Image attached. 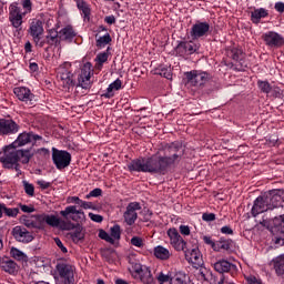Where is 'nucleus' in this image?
Segmentation results:
<instances>
[{
	"label": "nucleus",
	"instance_id": "nucleus-1",
	"mask_svg": "<svg viewBox=\"0 0 284 284\" xmlns=\"http://www.w3.org/2000/svg\"><path fill=\"white\" fill-rule=\"evenodd\" d=\"M164 148L171 155L155 153L149 158L134 159L128 164L129 172H143L144 174H160L164 176L172 165L181 162L183 154H185V146H183V142L174 141Z\"/></svg>",
	"mask_w": 284,
	"mask_h": 284
},
{
	"label": "nucleus",
	"instance_id": "nucleus-2",
	"mask_svg": "<svg viewBox=\"0 0 284 284\" xmlns=\"http://www.w3.org/2000/svg\"><path fill=\"white\" fill-rule=\"evenodd\" d=\"M33 156L32 149H19V146L11 143L4 146L2 153H0V163L7 170H12L18 163L23 165L30 163V159Z\"/></svg>",
	"mask_w": 284,
	"mask_h": 284
},
{
	"label": "nucleus",
	"instance_id": "nucleus-3",
	"mask_svg": "<svg viewBox=\"0 0 284 284\" xmlns=\"http://www.w3.org/2000/svg\"><path fill=\"white\" fill-rule=\"evenodd\" d=\"M21 6L23 12L21 11V7H19V2H12L9 6V21L16 30H21V27L23 26V17L32 12V0H21Z\"/></svg>",
	"mask_w": 284,
	"mask_h": 284
},
{
	"label": "nucleus",
	"instance_id": "nucleus-4",
	"mask_svg": "<svg viewBox=\"0 0 284 284\" xmlns=\"http://www.w3.org/2000/svg\"><path fill=\"white\" fill-rule=\"evenodd\" d=\"M281 195H270V196H257L251 209L252 216L256 217L267 210H274L281 206Z\"/></svg>",
	"mask_w": 284,
	"mask_h": 284
},
{
	"label": "nucleus",
	"instance_id": "nucleus-5",
	"mask_svg": "<svg viewBox=\"0 0 284 284\" xmlns=\"http://www.w3.org/2000/svg\"><path fill=\"white\" fill-rule=\"evenodd\" d=\"M57 79L61 81L63 88L70 90L74 88V73H72V63L64 62L57 69Z\"/></svg>",
	"mask_w": 284,
	"mask_h": 284
},
{
	"label": "nucleus",
	"instance_id": "nucleus-6",
	"mask_svg": "<svg viewBox=\"0 0 284 284\" xmlns=\"http://www.w3.org/2000/svg\"><path fill=\"white\" fill-rule=\"evenodd\" d=\"M43 21L33 19L30 22L28 34H30L37 48H43V45H45V40H43Z\"/></svg>",
	"mask_w": 284,
	"mask_h": 284
},
{
	"label": "nucleus",
	"instance_id": "nucleus-7",
	"mask_svg": "<svg viewBox=\"0 0 284 284\" xmlns=\"http://www.w3.org/2000/svg\"><path fill=\"white\" fill-rule=\"evenodd\" d=\"M201 49V44L190 40V41H178L176 47L174 48L175 57H182V59H186V57H192V54H196Z\"/></svg>",
	"mask_w": 284,
	"mask_h": 284
},
{
	"label": "nucleus",
	"instance_id": "nucleus-8",
	"mask_svg": "<svg viewBox=\"0 0 284 284\" xmlns=\"http://www.w3.org/2000/svg\"><path fill=\"white\" fill-rule=\"evenodd\" d=\"M52 161L57 170H65L72 163V154L68 151L52 148Z\"/></svg>",
	"mask_w": 284,
	"mask_h": 284
},
{
	"label": "nucleus",
	"instance_id": "nucleus-9",
	"mask_svg": "<svg viewBox=\"0 0 284 284\" xmlns=\"http://www.w3.org/2000/svg\"><path fill=\"white\" fill-rule=\"evenodd\" d=\"M210 34V22L197 20L190 29V37L193 41L205 39Z\"/></svg>",
	"mask_w": 284,
	"mask_h": 284
},
{
	"label": "nucleus",
	"instance_id": "nucleus-10",
	"mask_svg": "<svg viewBox=\"0 0 284 284\" xmlns=\"http://www.w3.org/2000/svg\"><path fill=\"white\" fill-rule=\"evenodd\" d=\"M92 63L85 62L81 69V73L78 77V85L82 90H90L92 88Z\"/></svg>",
	"mask_w": 284,
	"mask_h": 284
},
{
	"label": "nucleus",
	"instance_id": "nucleus-11",
	"mask_svg": "<svg viewBox=\"0 0 284 284\" xmlns=\"http://www.w3.org/2000/svg\"><path fill=\"white\" fill-rule=\"evenodd\" d=\"M60 216L63 219H70L74 223H85V212L78 210L77 205H69L64 210L60 211Z\"/></svg>",
	"mask_w": 284,
	"mask_h": 284
},
{
	"label": "nucleus",
	"instance_id": "nucleus-12",
	"mask_svg": "<svg viewBox=\"0 0 284 284\" xmlns=\"http://www.w3.org/2000/svg\"><path fill=\"white\" fill-rule=\"evenodd\" d=\"M166 234L170 239V245L175 252H185L187 250V242L183 240V236H181L176 229H169Z\"/></svg>",
	"mask_w": 284,
	"mask_h": 284
},
{
	"label": "nucleus",
	"instance_id": "nucleus-13",
	"mask_svg": "<svg viewBox=\"0 0 284 284\" xmlns=\"http://www.w3.org/2000/svg\"><path fill=\"white\" fill-rule=\"evenodd\" d=\"M55 270L62 284H74V268L70 264L58 263Z\"/></svg>",
	"mask_w": 284,
	"mask_h": 284
},
{
	"label": "nucleus",
	"instance_id": "nucleus-14",
	"mask_svg": "<svg viewBox=\"0 0 284 284\" xmlns=\"http://www.w3.org/2000/svg\"><path fill=\"white\" fill-rule=\"evenodd\" d=\"M141 203L139 202H131L126 205V209L123 213L124 223L129 226L134 225L136 223V220L139 219V211H141Z\"/></svg>",
	"mask_w": 284,
	"mask_h": 284
},
{
	"label": "nucleus",
	"instance_id": "nucleus-15",
	"mask_svg": "<svg viewBox=\"0 0 284 284\" xmlns=\"http://www.w3.org/2000/svg\"><path fill=\"white\" fill-rule=\"evenodd\" d=\"M37 141H43V136L36 134L32 131L29 132H22L18 135V138L12 142L13 145H16L17 148H23V145H28L30 143H32V145H34V143H37Z\"/></svg>",
	"mask_w": 284,
	"mask_h": 284
},
{
	"label": "nucleus",
	"instance_id": "nucleus-16",
	"mask_svg": "<svg viewBox=\"0 0 284 284\" xmlns=\"http://www.w3.org/2000/svg\"><path fill=\"white\" fill-rule=\"evenodd\" d=\"M185 77L186 83L193 87L205 85V83H207V79H210L207 72L196 70L186 72Z\"/></svg>",
	"mask_w": 284,
	"mask_h": 284
},
{
	"label": "nucleus",
	"instance_id": "nucleus-17",
	"mask_svg": "<svg viewBox=\"0 0 284 284\" xmlns=\"http://www.w3.org/2000/svg\"><path fill=\"white\" fill-rule=\"evenodd\" d=\"M13 94L19 101H22V103H26L27 105L37 103V97L28 87H16L13 89Z\"/></svg>",
	"mask_w": 284,
	"mask_h": 284
},
{
	"label": "nucleus",
	"instance_id": "nucleus-18",
	"mask_svg": "<svg viewBox=\"0 0 284 284\" xmlns=\"http://www.w3.org/2000/svg\"><path fill=\"white\" fill-rule=\"evenodd\" d=\"M262 39L267 48H283L284 37L276 31H267L262 36Z\"/></svg>",
	"mask_w": 284,
	"mask_h": 284
},
{
	"label": "nucleus",
	"instance_id": "nucleus-19",
	"mask_svg": "<svg viewBox=\"0 0 284 284\" xmlns=\"http://www.w3.org/2000/svg\"><path fill=\"white\" fill-rule=\"evenodd\" d=\"M21 130L19 123L12 119L0 118V136H10Z\"/></svg>",
	"mask_w": 284,
	"mask_h": 284
},
{
	"label": "nucleus",
	"instance_id": "nucleus-20",
	"mask_svg": "<svg viewBox=\"0 0 284 284\" xmlns=\"http://www.w3.org/2000/svg\"><path fill=\"white\" fill-rule=\"evenodd\" d=\"M185 258L191 265L199 270L203 265V255L201 254V251L199 247L192 248V250H185L184 251Z\"/></svg>",
	"mask_w": 284,
	"mask_h": 284
},
{
	"label": "nucleus",
	"instance_id": "nucleus-21",
	"mask_svg": "<svg viewBox=\"0 0 284 284\" xmlns=\"http://www.w3.org/2000/svg\"><path fill=\"white\" fill-rule=\"evenodd\" d=\"M227 57H230L231 59H233V61L236 62L235 70H237V72L245 71V68H247V64H245V61L241 59V57H243V51L241 49L232 48L227 50Z\"/></svg>",
	"mask_w": 284,
	"mask_h": 284
},
{
	"label": "nucleus",
	"instance_id": "nucleus-22",
	"mask_svg": "<svg viewBox=\"0 0 284 284\" xmlns=\"http://www.w3.org/2000/svg\"><path fill=\"white\" fill-rule=\"evenodd\" d=\"M12 236L19 243H32L34 241V236L32 233L26 230V227L16 226L12 229Z\"/></svg>",
	"mask_w": 284,
	"mask_h": 284
},
{
	"label": "nucleus",
	"instance_id": "nucleus-23",
	"mask_svg": "<svg viewBox=\"0 0 284 284\" xmlns=\"http://www.w3.org/2000/svg\"><path fill=\"white\" fill-rule=\"evenodd\" d=\"M0 270L14 276V274L19 272V264H17V262H14V260L10 258L9 256H3L0 257Z\"/></svg>",
	"mask_w": 284,
	"mask_h": 284
},
{
	"label": "nucleus",
	"instance_id": "nucleus-24",
	"mask_svg": "<svg viewBox=\"0 0 284 284\" xmlns=\"http://www.w3.org/2000/svg\"><path fill=\"white\" fill-rule=\"evenodd\" d=\"M22 221L26 227H30L32 230H43L44 227L42 214L33 215L31 217L26 216Z\"/></svg>",
	"mask_w": 284,
	"mask_h": 284
},
{
	"label": "nucleus",
	"instance_id": "nucleus-25",
	"mask_svg": "<svg viewBox=\"0 0 284 284\" xmlns=\"http://www.w3.org/2000/svg\"><path fill=\"white\" fill-rule=\"evenodd\" d=\"M78 10L81 12L83 21H90V16L92 14V9L85 0H74Z\"/></svg>",
	"mask_w": 284,
	"mask_h": 284
},
{
	"label": "nucleus",
	"instance_id": "nucleus-26",
	"mask_svg": "<svg viewBox=\"0 0 284 284\" xmlns=\"http://www.w3.org/2000/svg\"><path fill=\"white\" fill-rule=\"evenodd\" d=\"M153 256L159 258V261H170L172 253L169 248H165L163 245H158L153 248Z\"/></svg>",
	"mask_w": 284,
	"mask_h": 284
},
{
	"label": "nucleus",
	"instance_id": "nucleus-27",
	"mask_svg": "<svg viewBox=\"0 0 284 284\" xmlns=\"http://www.w3.org/2000/svg\"><path fill=\"white\" fill-rule=\"evenodd\" d=\"M268 16H270V11H267V9L257 8L251 12V21L252 23H255V26H258V23H261V19H265Z\"/></svg>",
	"mask_w": 284,
	"mask_h": 284
},
{
	"label": "nucleus",
	"instance_id": "nucleus-28",
	"mask_svg": "<svg viewBox=\"0 0 284 284\" xmlns=\"http://www.w3.org/2000/svg\"><path fill=\"white\" fill-rule=\"evenodd\" d=\"M232 267H234V264L226 260H220L214 263V270L219 272V274H227Z\"/></svg>",
	"mask_w": 284,
	"mask_h": 284
},
{
	"label": "nucleus",
	"instance_id": "nucleus-29",
	"mask_svg": "<svg viewBox=\"0 0 284 284\" xmlns=\"http://www.w3.org/2000/svg\"><path fill=\"white\" fill-rule=\"evenodd\" d=\"M74 37H77V32H74L72 26H67L59 31V39H61V41H72Z\"/></svg>",
	"mask_w": 284,
	"mask_h": 284
},
{
	"label": "nucleus",
	"instance_id": "nucleus-30",
	"mask_svg": "<svg viewBox=\"0 0 284 284\" xmlns=\"http://www.w3.org/2000/svg\"><path fill=\"white\" fill-rule=\"evenodd\" d=\"M136 278H140V281L144 284L152 283V271H150V267L142 266V270L138 273Z\"/></svg>",
	"mask_w": 284,
	"mask_h": 284
},
{
	"label": "nucleus",
	"instance_id": "nucleus-31",
	"mask_svg": "<svg viewBox=\"0 0 284 284\" xmlns=\"http://www.w3.org/2000/svg\"><path fill=\"white\" fill-rule=\"evenodd\" d=\"M43 225H50L51 227H59L61 225V220L57 215L42 214Z\"/></svg>",
	"mask_w": 284,
	"mask_h": 284
},
{
	"label": "nucleus",
	"instance_id": "nucleus-32",
	"mask_svg": "<svg viewBox=\"0 0 284 284\" xmlns=\"http://www.w3.org/2000/svg\"><path fill=\"white\" fill-rule=\"evenodd\" d=\"M273 263L277 276L284 280V255L277 256Z\"/></svg>",
	"mask_w": 284,
	"mask_h": 284
},
{
	"label": "nucleus",
	"instance_id": "nucleus-33",
	"mask_svg": "<svg viewBox=\"0 0 284 284\" xmlns=\"http://www.w3.org/2000/svg\"><path fill=\"white\" fill-rule=\"evenodd\" d=\"M154 74H159L169 81H172V69L168 65H160L155 69Z\"/></svg>",
	"mask_w": 284,
	"mask_h": 284
},
{
	"label": "nucleus",
	"instance_id": "nucleus-34",
	"mask_svg": "<svg viewBox=\"0 0 284 284\" xmlns=\"http://www.w3.org/2000/svg\"><path fill=\"white\" fill-rule=\"evenodd\" d=\"M110 43H112V36H110V33H105L95 40V45L99 50H103V48H105V45H110Z\"/></svg>",
	"mask_w": 284,
	"mask_h": 284
},
{
	"label": "nucleus",
	"instance_id": "nucleus-35",
	"mask_svg": "<svg viewBox=\"0 0 284 284\" xmlns=\"http://www.w3.org/2000/svg\"><path fill=\"white\" fill-rule=\"evenodd\" d=\"M109 236L113 239V243L114 241H121V225L114 224L111 226Z\"/></svg>",
	"mask_w": 284,
	"mask_h": 284
},
{
	"label": "nucleus",
	"instance_id": "nucleus-36",
	"mask_svg": "<svg viewBox=\"0 0 284 284\" xmlns=\"http://www.w3.org/2000/svg\"><path fill=\"white\" fill-rule=\"evenodd\" d=\"M10 255L12 258H16V261H26V258H28V255L17 247H11Z\"/></svg>",
	"mask_w": 284,
	"mask_h": 284
},
{
	"label": "nucleus",
	"instance_id": "nucleus-37",
	"mask_svg": "<svg viewBox=\"0 0 284 284\" xmlns=\"http://www.w3.org/2000/svg\"><path fill=\"white\" fill-rule=\"evenodd\" d=\"M109 50H111L110 47L106 48V51L98 53V55L95 57V61L98 65H100V68L103 67V63L108 62V59L110 57V53H108Z\"/></svg>",
	"mask_w": 284,
	"mask_h": 284
},
{
	"label": "nucleus",
	"instance_id": "nucleus-38",
	"mask_svg": "<svg viewBox=\"0 0 284 284\" xmlns=\"http://www.w3.org/2000/svg\"><path fill=\"white\" fill-rule=\"evenodd\" d=\"M170 284H185V274L183 272H178L171 275Z\"/></svg>",
	"mask_w": 284,
	"mask_h": 284
},
{
	"label": "nucleus",
	"instance_id": "nucleus-39",
	"mask_svg": "<svg viewBox=\"0 0 284 284\" xmlns=\"http://www.w3.org/2000/svg\"><path fill=\"white\" fill-rule=\"evenodd\" d=\"M257 87L264 94H270V92H272V84H270L267 81L258 80Z\"/></svg>",
	"mask_w": 284,
	"mask_h": 284
},
{
	"label": "nucleus",
	"instance_id": "nucleus-40",
	"mask_svg": "<svg viewBox=\"0 0 284 284\" xmlns=\"http://www.w3.org/2000/svg\"><path fill=\"white\" fill-rule=\"evenodd\" d=\"M22 185L27 196H30V197L34 196V184L23 180Z\"/></svg>",
	"mask_w": 284,
	"mask_h": 284
},
{
	"label": "nucleus",
	"instance_id": "nucleus-41",
	"mask_svg": "<svg viewBox=\"0 0 284 284\" xmlns=\"http://www.w3.org/2000/svg\"><path fill=\"white\" fill-rule=\"evenodd\" d=\"M45 43L49 45H54L57 41H59V33H57V31H51L50 34L45 37Z\"/></svg>",
	"mask_w": 284,
	"mask_h": 284
},
{
	"label": "nucleus",
	"instance_id": "nucleus-42",
	"mask_svg": "<svg viewBox=\"0 0 284 284\" xmlns=\"http://www.w3.org/2000/svg\"><path fill=\"white\" fill-rule=\"evenodd\" d=\"M99 239H101L102 241H106V243H110L111 245H114V240L104 230L99 231Z\"/></svg>",
	"mask_w": 284,
	"mask_h": 284
},
{
	"label": "nucleus",
	"instance_id": "nucleus-43",
	"mask_svg": "<svg viewBox=\"0 0 284 284\" xmlns=\"http://www.w3.org/2000/svg\"><path fill=\"white\" fill-rule=\"evenodd\" d=\"M144 266L139 263V262H133L132 263V266H131V274L134 278H136V275L139 274V272H141V270L143 268Z\"/></svg>",
	"mask_w": 284,
	"mask_h": 284
},
{
	"label": "nucleus",
	"instance_id": "nucleus-44",
	"mask_svg": "<svg viewBox=\"0 0 284 284\" xmlns=\"http://www.w3.org/2000/svg\"><path fill=\"white\" fill-rule=\"evenodd\" d=\"M101 194H103V190H101L100 187L93 189L92 191H90V193H88L85 195V199H97L99 196H101Z\"/></svg>",
	"mask_w": 284,
	"mask_h": 284
},
{
	"label": "nucleus",
	"instance_id": "nucleus-45",
	"mask_svg": "<svg viewBox=\"0 0 284 284\" xmlns=\"http://www.w3.org/2000/svg\"><path fill=\"white\" fill-rule=\"evenodd\" d=\"M230 240L221 237L217 242L219 250H230Z\"/></svg>",
	"mask_w": 284,
	"mask_h": 284
},
{
	"label": "nucleus",
	"instance_id": "nucleus-46",
	"mask_svg": "<svg viewBox=\"0 0 284 284\" xmlns=\"http://www.w3.org/2000/svg\"><path fill=\"white\" fill-rule=\"evenodd\" d=\"M4 214L6 216H11L12 219H14L19 215V210L17 207L9 209L4 206Z\"/></svg>",
	"mask_w": 284,
	"mask_h": 284
},
{
	"label": "nucleus",
	"instance_id": "nucleus-47",
	"mask_svg": "<svg viewBox=\"0 0 284 284\" xmlns=\"http://www.w3.org/2000/svg\"><path fill=\"white\" fill-rule=\"evenodd\" d=\"M202 239H203L205 245H210L212 247V250H214V251L219 250L216 247V242H214V240H212V236L204 235Z\"/></svg>",
	"mask_w": 284,
	"mask_h": 284
},
{
	"label": "nucleus",
	"instance_id": "nucleus-48",
	"mask_svg": "<svg viewBox=\"0 0 284 284\" xmlns=\"http://www.w3.org/2000/svg\"><path fill=\"white\" fill-rule=\"evenodd\" d=\"M131 245H133L134 247H143V245H145V244L143 243L142 237L133 236L131 239Z\"/></svg>",
	"mask_w": 284,
	"mask_h": 284
},
{
	"label": "nucleus",
	"instance_id": "nucleus-49",
	"mask_svg": "<svg viewBox=\"0 0 284 284\" xmlns=\"http://www.w3.org/2000/svg\"><path fill=\"white\" fill-rule=\"evenodd\" d=\"M80 207H82V210H97V204L82 200Z\"/></svg>",
	"mask_w": 284,
	"mask_h": 284
},
{
	"label": "nucleus",
	"instance_id": "nucleus-50",
	"mask_svg": "<svg viewBox=\"0 0 284 284\" xmlns=\"http://www.w3.org/2000/svg\"><path fill=\"white\" fill-rule=\"evenodd\" d=\"M202 221H205L206 223H212V221H216V214H214V213H203L202 214Z\"/></svg>",
	"mask_w": 284,
	"mask_h": 284
},
{
	"label": "nucleus",
	"instance_id": "nucleus-51",
	"mask_svg": "<svg viewBox=\"0 0 284 284\" xmlns=\"http://www.w3.org/2000/svg\"><path fill=\"white\" fill-rule=\"evenodd\" d=\"M19 207L24 214H32V212H34V206L32 205L20 204Z\"/></svg>",
	"mask_w": 284,
	"mask_h": 284
},
{
	"label": "nucleus",
	"instance_id": "nucleus-52",
	"mask_svg": "<svg viewBox=\"0 0 284 284\" xmlns=\"http://www.w3.org/2000/svg\"><path fill=\"white\" fill-rule=\"evenodd\" d=\"M102 97L104 99H112V97H114V89L113 87H111V84H109V87L106 88L105 92L102 94Z\"/></svg>",
	"mask_w": 284,
	"mask_h": 284
},
{
	"label": "nucleus",
	"instance_id": "nucleus-53",
	"mask_svg": "<svg viewBox=\"0 0 284 284\" xmlns=\"http://www.w3.org/2000/svg\"><path fill=\"white\" fill-rule=\"evenodd\" d=\"M54 243H55V245H58V247L61 250V252H62L63 254H68V247H65V246L63 245V242H61V239L55 237V239H54Z\"/></svg>",
	"mask_w": 284,
	"mask_h": 284
},
{
	"label": "nucleus",
	"instance_id": "nucleus-54",
	"mask_svg": "<svg viewBox=\"0 0 284 284\" xmlns=\"http://www.w3.org/2000/svg\"><path fill=\"white\" fill-rule=\"evenodd\" d=\"M89 219H91L93 223H103V217L99 214L89 213Z\"/></svg>",
	"mask_w": 284,
	"mask_h": 284
},
{
	"label": "nucleus",
	"instance_id": "nucleus-55",
	"mask_svg": "<svg viewBox=\"0 0 284 284\" xmlns=\"http://www.w3.org/2000/svg\"><path fill=\"white\" fill-rule=\"evenodd\" d=\"M83 200H81L79 196H69L67 199V203H75V205H79L81 207V203Z\"/></svg>",
	"mask_w": 284,
	"mask_h": 284
},
{
	"label": "nucleus",
	"instance_id": "nucleus-56",
	"mask_svg": "<svg viewBox=\"0 0 284 284\" xmlns=\"http://www.w3.org/2000/svg\"><path fill=\"white\" fill-rule=\"evenodd\" d=\"M179 230L180 234H182L183 236H190L191 234L190 226L187 225H180Z\"/></svg>",
	"mask_w": 284,
	"mask_h": 284
},
{
	"label": "nucleus",
	"instance_id": "nucleus-57",
	"mask_svg": "<svg viewBox=\"0 0 284 284\" xmlns=\"http://www.w3.org/2000/svg\"><path fill=\"white\" fill-rule=\"evenodd\" d=\"M170 278H172V275H165L164 273H160L158 276V281L162 284L170 282Z\"/></svg>",
	"mask_w": 284,
	"mask_h": 284
},
{
	"label": "nucleus",
	"instance_id": "nucleus-58",
	"mask_svg": "<svg viewBox=\"0 0 284 284\" xmlns=\"http://www.w3.org/2000/svg\"><path fill=\"white\" fill-rule=\"evenodd\" d=\"M37 154H39V156H43L44 159L50 156V150L45 149V148H41L37 150Z\"/></svg>",
	"mask_w": 284,
	"mask_h": 284
},
{
	"label": "nucleus",
	"instance_id": "nucleus-59",
	"mask_svg": "<svg viewBox=\"0 0 284 284\" xmlns=\"http://www.w3.org/2000/svg\"><path fill=\"white\" fill-rule=\"evenodd\" d=\"M37 184L41 187V190H48L50 187V182H45V180H38Z\"/></svg>",
	"mask_w": 284,
	"mask_h": 284
},
{
	"label": "nucleus",
	"instance_id": "nucleus-60",
	"mask_svg": "<svg viewBox=\"0 0 284 284\" xmlns=\"http://www.w3.org/2000/svg\"><path fill=\"white\" fill-rule=\"evenodd\" d=\"M221 233L232 235L234 234V230H232V227H230L229 225H225L221 227Z\"/></svg>",
	"mask_w": 284,
	"mask_h": 284
},
{
	"label": "nucleus",
	"instance_id": "nucleus-61",
	"mask_svg": "<svg viewBox=\"0 0 284 284\" xmlns=\"http://www.w3.org/2000/svg\"><path fill=\"white\" fill-rule=\"evenodd\" d=\"M114 90H121V85H123V82H121L120 79L114 80L111 84H110Z\"/></svg>",
	"mask_w": 284,
	"mask_h": 284
},
{
	"label": "nucleus",
	"instance_id": "nucleus-62",
	"mask_svg": "<svg viewBox=\"0 0 284 284\" xmlns=\"http://www.w3.org/2000/svg\"><path fill=\"white\" fill-rule=\"evenodd\" d=\"M105 23L109 26H113V23H116V18L114 16H106L104 18Z\"/></svg>",
	"mask_w": 284,
	"mask_h": 284
},
{
	"label": "nucleus",
	"instance_id": "nucleus-63",
	"mask_svg": "<svg viewBox=\"0 0 284 284\" xmlns=\"http://www.w3.org/2000/svg\"><path fill=\"white\" fill-rule=\"evenodd\" d=\"M246 281L248 284H263L261 280L256 278L255 276H248Z\"/></svg>",
	"mask_w": 284,
	"mask_h": 284
},
{
	"label": "nucleus",
	"instance_id": "nucleus-64",
	"mask_svg": "<svg viewBox=\"0 0 284 284\" xmlns=\"http://www.w3.org/2000/svg\"><path fill=\"white\" fill-rule=\"evenodd\" d=\"M275 10H276V12L283 13L284 12V3L283 2H276L275 3Z\"/></svg>",
	"mask_w": 284,
	"mask_h": 284
}]
</instances>
